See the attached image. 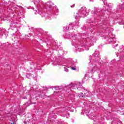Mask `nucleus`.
<instances>
[{"label": "nucleus", "instance_id": "1", "mask_svg": "<svg viewBox=\"0 0 124 124\" xmlns=\"http://www.w3.org/2000/svg\"><path fill=\"white\" fill-rule=\"evenodd\" d=\"M71 69H72V70H76V68L74 67H71Z\"/></svg>", "mask_w": 124, "mask_h": 124}, {"label": "nucleus", "instance_id": "2", "mask_svg": "<svg viewBox=\"0 0 124 124\" xmlns=\"http://www.w3.org/2000/svg\"><path fill=\"white\" fill-rule=\"evenodd\" d=\"M11 124H14V123H11Z\"/></svg>", "mask_w": 124, "mask_h": 124}, {"label": "nucleus", "instance_id": "3", "mask_svg": "<svg viewBox=\"0 0 124 124\" xmlns=\"http://www.w3.org/2000/svg\"><path fill=\"white\" fill-rule=\"evenodd\" d=\"M81 94H83V93H81Z\"/></svg>", "mask_w": 124, "mask_h": 124}]
</instances>
